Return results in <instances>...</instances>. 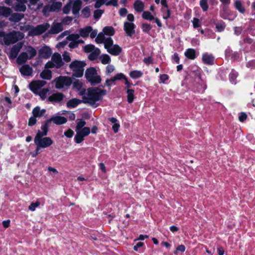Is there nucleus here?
Returning a JSON list of instances; mask_svg holds the SVG:
<instances>
[{
	"mask_svg": "<svg viewBox=\"0 0 255 255\" xmlns=\"http://www.w3.org/2000/svg\"><path fill=\"white\" fill-rule=\"evenodd\" d=\"M92 30V27L90 26H86L84 28H81L79 32V36L85 38L87 37L90 33L91 32Z\"/></svg>",
	"mask_w": 255,
	"mask_h": 255,
	"instance_id": "30",
	"label": "nucleus"
},
{
	"mask_svg": "<svg viewBox=\"0 0 255 255\" xmlns=\"http://www.w3.org/2000/svg\"><path fill=\"white\" fill-rule=\"evenodd\" d=\"M106 94V90H102L96 87L89 88L86 94L83 97V102L94 108H96L99 106L97 102L101 101L103 97Z\"/></svg>",
	"mask_w": 255,
	"mask_h": 255,
	"instance_id": "1",
	"label": "nucleus"
},
{
	"mask_svg": "<svg viewBox=\"0 0 255 255\" xmlns=\"http://www.w3.org/2000/svg\"><path fill=\"white\" fill-rule=\"evenodd\" d=\"M49 27L50 25L48 23L39 24L35 27L31 25L27 24L26 25L25 31L28 32V36H34L42 34Z\"/></svg>",
	"mask_w": 255,
	"mask_h": 255,
	"instance_id": "4",
	"label": "nucleus"
},
{
	"mask_svg": "<svg viewBox=\"0 0 255 255\" xmlns=\"http://www.w3.org/2000/svg\"><path fill=\"white\" fill-rule=\"evenodd\" d=\"M200 5L204 11H206L208 9V4L207 0H200Z\"/></svg>",
	"mask_w": 255,
	"mask_h": 255,
	"instance_id": "49",
	"label": "nucleus"
},
{
	"mask_svg": "<svg viewBox=\"0 0 255 255\" xmlns=\"http://www.w3.org/2000/svg\"><path fill=\"white\" fill-rule=\"evenodd\" d=\"M207 89L206 82L205 80L199 77L194 85L193 90L194 92L203 93Z\"/></svg>",
	"mask_w": 255,
	"mask_h": 255,
	"instance_id": "12",
	"label": "nucleus"
},
{
	"mask_svg": "<svg viewBox=\"0 0 255 255\" xmlns=\"http://www.w3.org/2000/svg\"><path fill=\"white\" fill-rule=\"evenodd\" d=\"M29 59L27 52H22L18 56L16 59V62L18 65H22L25 63Z\"/></svg>",
	"mask_w": 255,
	"mask_h": 255,
	"instance_id": "25",
	"label": "nucleus"
},
{
	"mask_svg": "<svg viewBox=\"0 0 255 255\" xmlns=\"http://www.w3.org/2000/svg\"><path fill=\"white\" fill-rule=\"evenodd\" d=\"M12 10L10 8L4 6H0V16L8 17L11 15Z\"/></svg>",
	"mask_w": 255,
	"mask_h": 255,
	"instance_id": "27",
	"label": "nucleus"
},
{
	"mask_svg": "<svg viewBox=\"0 0 255 255\" xmlns=\"http://www.w3.org/2000/svg\"><path fill=\"white\" fill-rule=\"evenodd\" d=\"M86 125V122L83 119H81L77 123L75 130H81L84 128Z\"/></svg>",
	"mask_w": 255,
	"mask_h": 255,
	"instance_id": "48",
	"label": "nucleus"
},
{
	"mask_svg": "<svg viewBox=\"0 0 255 255\" xmlns=\"http://www.w3.org/2000/svg\"><path fill=\"white\" fill-rule=\"evenodd\" d=\"M63 30V25L61 23H54L52 25L49 32L51 34H57Z\"/></svg>",
	"mask_w": 255,
	"mask_h": 255,
	"instance_id": "22",
	"label": "nucleus"
},
{
	"mask_svg": "<svg viewBox=\"0 0 255 255\" xmlns=\"http://www.w3.org/2000/svg\"><path fill=\"white\" fill-rule=\"evenodd\" d=\"M109 121L113 124L112 126V129L113 130L114 133H117L119 131V128L120 127L119 121L114 117L109 118Z\"/></svg>",
	"mask_w": 255,
	"mask_h": 255,
	"instance_id": "29",
	"label": "nucleus"
},
{
	"mask_svg": "<svg viewBox=\"0 0 255 255\" xmlns=\"http://www.w3.org/2000/svg\"><path fill=\"white\" fill-rule=\"evenodd\" d=\"M62 6L61 2H55L50 5L52 11H56L59 10Z\"/></svg>",
	"mask_w": 255,
	"mask_h": 255,
	"instance_id": "44",
	"label": "nucleus"
},
{
	"mask_svg": "<svg viewBox=\"0 0 255 255\" xmlns=\"http://www.w3.org/2000/svg\"><path fill=\"white\" fill-rule=\"evenodd\" d=\"M52 11V10L50 5H45L42 9V13L45 16H48L49 12Z\"/></svg>",
	"mask_w": 255,
	"mask_h": 255,
	"instance_id": "50",
	"label": "nucleus"
},
{
	"mask_svg": "<svg viewBox=\"0 0 255 255\" xmlns=\"http://www.w3.org/2000/svg\"><path fill=\"white\" fill-rule=\"evenodd\" d=\"M81 103L82 101L78 99L74 98L70 100L67 103V107L69 108H74Z\"/></svg>",
	"mask_w": 255,
	"mask_h": 255,
	"instance_id": "33",
	"label": "nucleus"
},
{
	"mask_svg": "<svg viewBox=\"0 0 255 255\" xmlns=\"http://www.w3.org/2000/svg\"><path fill=\"white\" fill-rule=\"evenodd\" d=\"M114 77H115V79H116V81L122 80L125 81L127 78L126 75L122 73H119L115 75Z\"/></svg>",
	"mask_w": 255,
	"mask_h": 255,
	"instance_id": "53",
	"label": "nucleus"
},
{
	"mask_svg": "<svg viewBox=\"0 0 255 255\" xmlns=\"http://www.w3.org/2000/svg\"><path fill=\"white\" fill-rule=\"evenodd\" d=\"M23 43L19 42L14 45L10 49L8 57L10 59H14L18 56V54L22 47Z\"/></svg>",
	"mask_w": 255,
	"mask_h": 255,
	"instance_id": "14",
	"label": "nucleus"
},
{
	"mask_svg": "<svg viewBox=\"0 0 255 255\" xmlns=\"http://www.w3.org/2000/svg\"><path fill=\"white\" fill-rule=\"evenodd\" d=\"M40 205V203L39 202H36L35 203H31V204L29 206L28 209L29 210L31 211H34L36 208Z\"/></svg>",
	"mask_w": 255,
	"mask_h": 255,
	"instance_id": "58",
	"label": "nucleus"
},
{
	"mask_svg": "<svg viewBox=\"0 0 255 255\" xmlns=\"http://www.w3.org/2000/svg\"><path fill=\"white\" fill-rule=\"evenodd\" d=\"M104 4H105V0H96L95 3V7L98 8Z\"/></svg>",
	"mask_w": 255,
	"mask_h": 255,
	"instance_id": "62",
	"label": "nucleus"
},
{
	"mask_svg": "<svg viewBox=\"0 0 255 255\" xmlns=\"http://www.w3.org/2000/svg\"><path fill=\"white\" fill-rule=\"evenodd\" d=\"M17 1L14 4V9L16 11L24 12L26 9L25 3L26 0H16Z\"/></svg>",
	"mask_w": 255,
	"mask_h": 255,
	"instance_id": "16",
	"label": "nucleus"
},
{
	"mask_svg": "<svg viewBox=\"0 0 255 255\" xmlns=\"http://www.w3.org/2000/svg\"><path fill=\"white\" fill-rule=\"evenodd\" d=\"M133 8L136 12H141L144 8V3L140 0H136L133 3Z\"/></svg>",
	"mask_w": 255,
	"mask_h": 255,
	"instance_id": "28",
	"label": "nucleus"
},
{
	"mask_svg": "<svg viewBox=\"0 0 255 255\" xmlns=\"http://www.w3.org/2000/svg\"><path fill=\"white\" fill-rule=\"evenodd\" d=\"M0 37L2 38L3 43L5 45H9L22 40L24 37V34L18 31H12L7 33L0 32Z\"/></svg>",
	"mask_w": 255,
	"mask_h": 255,
	"instance_id": "3",
	"label": "nucleus"
},
{
	"mask_svg": "<svg viewBox=\"0 0 255 255\" xmlns=\"http://www.w3.org/2000/svg\"><path fill=\"white\" fill-rule=\"evenodd\" d=\"M19 72L23 76H29L32 75L33 69L29 65L25 64L19 68Z\"/></svg>",
	"mask_w": 255,
	"mask_h": 255,
	"instance_id": "18",
	"label": "nucleus"
},
{
	"mask_svg": "<svg viewBox=\"0 0 255 255\" xmlns=\"http://www.w3.org/2000/svg\"><path fill=\"white\" fill-rule=\"evenodd\" d=\"M115 70V67L113 65L108 64L106 67V74L110 75Z\"/></svg>",
	"mask_w": 255,
	"mask_h": 255,
	"instance_id": "55",
	"label": "nucleus"
},
{
	"mask_svg": "<svg viewBox=\"0 0 255 255\" xmlns=\"http://www.w3.org/2000/svg\"><path fill=\"white\" fill-rule=\"evenodd\" d=\"M99 59L101 60V63L104 65L109 64L111 61L110 57L106 54L101 55L100 56Z\"/></svg>",
	"mask_w": 255,
	"mask_h": 255,
	"instance_id": "41",
	"label": "nucleus"
},
{
	"mask_svg": "<svg viewBox=\"0 0 255 255\" xmlns=\"http://www.w3.org/2000/svg\"><path fill=\"white\" fill-rule=\"evenodd\" d=\"M9 20L10 21L14 22H17L20 21L24 17V14L22 13H14L9 16Z\"/></svg>",
	"mask_w": 255,
	"mask_h": 255,
	"instance_id": "32",
	"label": "nucleus"
},
{
	"mask_svg": "<svg viewBox=\"0 0 255 255\" xmlns=\"http://www.w3.org/2000/svg\"><path fill=\"white\" fill-rule=\"evenodd\" d=\"M225 24L223 22L218 23L216 24V28L218 32L223 31L225 28Z\"/></svg>",
	"mask_w": 255,
	"mask_h": 255,
	"instance_id": "57",
	"label": "nucleus"
},
{
	"mask_svg": "<svg viewBox=\"0 0 255 255\" xmlns=\"http://www.w3.org/2000/svg\"><path fill=\"white\" fill-rule=\"evenodd\" d=\"M151 28L152 26L149 24L143 23L142 25V30L144 32L148 33Z\"/></svg>",
	"mask_w": 255,
	"mask_h": 255,
	"instance_id": "52",
	"label": "nucleus"
},
{
	"mask_svg": "<svg viewBox=\"0 0 255 255\" xmlns=\"http://www.w3.org/2000/svg\"><path fill=\"white\" fill-rule=\"evenodd\" d=\"M240 57V55L238 52H233L230 58L233 60H238Z\"/></svg>",
	"mask_w": 255,
	"mask_h": 255,
	"instance_id": "64",
	"label": "nucleus"
},
{
	"mask_svg": "<svg viewBox=\"0 0 255 255\" xmlns=\"http://www.w3.org/2000/svg\"><path fill=\"white\" fill-rule=\"evenodd\" d=\"M25 50L26 51L25 52L28 53V56L29 59H32L37 54L36 50L31 46H26L25 47Z\"/></svg>",
	"mask_w": 255,
	"mask_h": 255,
	"instance_id": "31",
	"label": "nucleus"
},
{
	"mask_svg": "<svg viewBox=\"0 0 255 255\" xmlns=\"http://www.w3.org/2000/svg\"><path fill=\"white\" fill-rule=\"evenodd\" d=\"M202 61L203 62L207 65H213L214 64L215 58L211 54L208 53H204L202 55Z\"/></svg>",
	"mask_w": 255,
	"mask_h": 255,
	"instance_id": "23",
	"label": "nucleus"
},
{
	"mask_svg": "<svg viewBox=\"0 0 255 255\" xmlns=\"http://www.w3.org/2000/svg\"><path fill=\"white\" fill-rule=\"evenodd\" d=\"M46 84V82L43 80H38L33 81L29 85V89L35 94H38L41 88Z\"/></svg>",
	"mask_w": 255,
	"mask_h": 255,
	"instance_id": "13",
	"label": "nucleus"
},
{
	"mask_svg": "<svg viewBox=\"0 0 255 255\" xmlns=\"http://www.w3.org/2000/svg\"><path fill=\"white\" fill-rule=\"evenodd\" d=\"M84 61H74L70 65V68L74 72L73 75L76 77H81L83 75L84 68L86 66Z\"/></svg>",
	"mask_w": 255,
	"mask_h": 255,
	"instance_id": "5",
	"label": "nucleus"
},
{
	"mask_svg": "<svg viewBox=\"0 0 255 255\" xmlns=\"http://www.w3.org/2000/svg\"><path fill=\"white\" fill-rule=\"evenodd\" d=\"M71 9V5L70 4H67L64 6L63 9V12L65 14L69 13Z\"/></svg>",
	"mask_w": 255,
	"mask_h": 255,
	"instance_id": "63",
	"label": "nucleus"
},
{
	"mask_svg": "<svg viewBox=\"0 0 255 255\" xmlns=\"http://www.w3.org/2000/svg\"><path fill=\"white\" fill-rule=\"evenodd\" d=\"M234 6L236 9H237L240 12L242 13H244L245 12V8L240 0H235L234 2Z\"/></svg>",
	"mask_w": 255,
	"mask_h": 255,
	"instance_id": "40",
	"label": "nucleus"
},
{
	"mask_svg": "<svg viewBox=\"0 0 255 255\" xmlns=\"http://www.w3.org/2000/svg\"><path fill=\"white\" fill-rule=\"evenodd\" d=\"M143 62L147 65H149L153 63V59L151 57L149 56L147 57H144L143 59Z\"/></svg>",
	"mask_w": 255,
	"mask_h": 255,
	"instance_id": "61",
	"label": "nucleus"
},
{
	"mask_svg": "<svg viewBox=\"0 0 255 255\" xmlns=\"http://www.w3.org/2000/svg\"><path fill=\"white\" fill-rule=\"evenodd\" d=\"M103 12H104V11L101 9H97V10H95L94 12V18L96 20L99 19L102 16Z\"/></svg>",
	"mask_w": 255,
	"mask_h": 255,
	"instance_id": "51",
	"label": "nucleus"
},
{
	"mask_svg": "<svg viewBox=\"0 0 255 255\" xmlns=\"http://www.w3.org/2000/svg\"><path fill=\"white\" fill-rule=\"evenodd\" d=\"M32 115H33L36 118H41L46 113V110L41 109L38 106L35 107L32 110Z\"/></svg>",
	"mask_w": 255,
	"mask_h": 255,
	"instance_id": "26",
	"label": "nucleus"
},
{
	"mask_svg": "<svg viewBox=\"0 0 255 255\" xmlns=\"http://www.w3.org/2000/svg\"><path fill=\"white\" fill-rule=\"evenodd\" d=\"M63 65L61 55L58 53H54L52 56L50 61L45 64L46 68H52L54 67L59 68Z\"/></svg>",
	"mask_w": 255,
	"mask_h": 255,
	"instance_id": "7",
	"label": "nucleus"
},
{
	"mask_svg": "<svg viewBox=\"0 0 255 255\" xmlns=\"http://www.w3.org/2000/svg\"><path fill=\"white\" fill-rule=\"evenodd\" d=\"M76 134L74 137V141L76 143H80L84 140V137L90 133V128L88 127H84L81 130H75Z\"/></svg>",
	"mask_w": 255,
	"mask_h": 255,
	"instance_id": "11",
	"label": "nucleus"
},
{
	"mask_svg": "<svg viewBox=\"0 0 255 255\" xmlns=\"http://www.w3.org/2000/svg\"><path fill=\"white\" fill-rule=\"evenodd\" d=\"M238 76V72L233 69L229 74V80L232 84L235 85L237 84L236 78Z\"/></svg>",
	"mask_w": 255,
	"mask_h": 255,
	"instance_id": "39",
	"label": "nucleus"
},
{
	"mask_svg": "<svg viewBox=\"0 0 255 255\" xmlns=\"http://www.w3.org/2000/svg\"><path fill=\"white\" fill-rule=\"evenodd\" d=\"M39 133L36 134L34 137V141L35 144H38L42 148L49 147L53 144L52 139L49 137H44V136L39 135Z\"/></svg>",
	"mask_w": 255,
	"mask_h": 255,
	"instance_id": "8",
	"label": "nucleus"
},
{
	"mask_svg": "<svg viewBox=\"0 0 255 255\" xmlns=\"http://www.w3.org/2000/svg\"><path fill=\"white\" fill-rule=\"evenodd\" d=\"M55 87L58 89L66 88L72 84L70 78L66 76H60L55 80Z\"/></svg>",
	"mask_w": 255,
	"mask_h": 255,
	"instance_id": "9",
	"label": "nucleus"
},
{
	"mask_svg": "<svg viewBox=\"0 0 255 255\" xmlns=\"http://www.w3.org/2000/svg\"><path fill=\"white\" fill-rule=\"evenodd\" d=\"M36 118L33 115V116L29 119L28 126L31 127L34 126L36 124Z\"/></svg>",
	"mask_w": 255,
	"mask_h": 255,
	"instance_id": "59",
	"label": "nucleus"
},
{
	"mask_svg": "<svg viewBox=\"0 0 255 255\" xmlns=\"http://www.w3.org/2000/svg\"><path fill=\"white\" fill-rule=\"evenodd\" d=\"M115 29L112 26H106L103 28V32H102L105 37L106 35L108 36V37H110L113 36L115 34Z\"/></svg>",
	"mask_w": 255,
	"mask_h": 255,
	"instance_id": "34",
	"label": "nucleus"
},
{
	"mask_svg": "<svg viewBox=\"0 0 255 255\" xmlns=\"http://www.w3.org/2000/svg\"><path fill=\"white\" fill-rule=\"evenodd\" d=\"M135 24L133 22L126 21L124 23V29L127 35L131 36L135 33Z\"/></svg>",
	"mask_w": 255,
	"mask_h": 255,
	"instance_id": "15",
	"label": "nucleus"
},
{
	"mask_svg": "<svg viewBox=\"0 0 255 255\" xmlns=\"http://www.w3.org/2000/svg\"><path fill=\"white\" fill-rule=\"evenodd\" d=\"M193 26L194 28H197L200 26V22L199 19L197 18H194L192 20Z\"/></svg>",
	"mask_w": 255,
	"mask_h": 255,
	"instance_id": "60",
	"label": "nucleus"
},
{
	"mask_svg": "<svg viewBox=\"0 0 255 255\" xmlns=\"http://www.w3.org/2000/svg\"><path fill=\"white\" fill-rule=\"evenodd\" d=\"M45 69L40 73L41 77L45 80H50L52 77L51 72L45 67Z\"/></svg>",
	"mask_w": 255,
	"mask_h": 255,
	"instance_id": "37",
	"label": "nucleus"
},
{
	"mask_svg": "<svg viewBox=\"0 0 255 255\" xmlns=\"http://www.w3.org/2000/svg\"><path fill=\"white\" fill-rule=\"evenodd\" d=\"M50 124L51 123L50 122V120L48 119L46 120L43 123H42L41 125V130H38L36 134H38L39 133V135H47L48 131V128Z\"/></svg>",
	"mask_w": 255,
	"mask_h": 255,
	"instance_id": "19",
	"label": "nucleus"
},
{
	"mask_svg": "<svg viewBox=\"0 0 255 255\" xmlns=\"http://www.w3.org/2000/svg\"><path fill=\"white\" fill-rule=\"evenodd\" d=\"M127 101L128 103H131L133 102L134 99V90H127Z\"/></svg>",
	"mask_w": 255,
	"mask_h": 255,
	"instance_id": "42",
	"label": "nucleus"
},
{
	"mask_svg": "<svg viewBox=\"0 0 255 255\" xmlns=\"http://www.w3.org/2000/svg\"><path fill=\"white\" fill-rule=\"evenodd\" d=\"M48 120H50V123H51V122H52L57 125H61L64 124L67 121V120L65 117L60 116H52L51 118L49 119Z\"/></svg>",
	"mask_w": 255,
	"mask_h": 255,
	"instance_id": "17",
	"label": "nucleus"
},
{
	"mask_svg": "<svg viewBox=\"0 0 255 255\" xmlns=\"http://www.w3.org/2000/svg\"><path fill=\"white\" fill-rule=\"evenodd\" d=\"M116 80L115 79V77H113L110 79H107L106 80L105 85L106 86L109 87V89H111V87L112 85H115L116 84Z\"/></svg>",
	"mask_w": 255,
	"mask_h": 255,
	"instance_id": "46",
	"label": "nucleus"
},
{
	"mask_svg": "<svg viewBox=\"0 0 255 255\" xmlns=\"http://www.w3.org/2000/svg\"><path fill=\"white\" fill-rule=\"evenodd\" d=\"M94 45L88 44L84 46V50L86 53H91L93 49H94Z\"/></svg>",
	"mask_w": 255,
	"mask_h": 255,
	"instance_id": "56",
	"label": "nucleus"
},
{
	"mask_svg": "<svg viewBox=\"0 0 255 255\" xmlns=\"http://www.w3.org/2000/svg\"><path fill=\"white\" fill-rule=\"evenodd\" d=\"M143 72L140 70H132L129 73L130 77L133 79H138L142 77Z\"/></svg>",
	"mask_w": 255,
	"mask_h": 255,
	"instance_id": "35",
	"label": "nucleus"
},
{
	"mask_svg": "<svg viewBox=\"0 0 255 255\" xmlns=\"http://www.w3.org/2000/svg\"><path fill=\"white\" fill-rule=\"evenodd\" d=\"M185 56L188 59L193 60L196 58V52L193 49L189 48L184 53Z\"/></svg>",
	"mask_w": 255,
	"mask_h": 255,
	"instance_id": "38",
	"label": "nucleus"
},
{
	"mask_svg": "<svg viewBox=\"0 0 255 255\" xmlns=\"http://www.w3.org/2000/svg\"><path fill=\"white\" fill-rule=\"evenodd\" d=\"M142 17L147 20L151 21L154 19V16L148 11H144L142 14Z\"/></svg>",
	"mask_w": 255,
	"mask_h": 255,
	"instance_id": "43",
	"label": "nucleus"
},
{
	"mask_svg": "<svg viewBox=\"0 0 255 255\" xmlns=\"http://www.w3.org/2000/svg\"><path fill=\"white\" fill-rule=\"evenodd\" d=\"M97 43H104L107 52L112 55L118 56L122 52V48L117 44H114L110 37H105L102 33H99L95 39Z\"/></svg>",
	"mask_w": 255,
	"mask_h": 255,
	"instance_id": "2",
	"label": "nucleus"
},
{
	"mask_svg": "<svg viewBox=\"0 0 255 255\" xmlns=\"http://www.w3.org/2000/svg\"><path fill=\"white\" fill-rule=\"evenodd\" d=\"M82 15L84 18H88L91 15V11L89 7L86 6L84 7L82 11Z\"/></svg>",
	"mask_w": 255,
	"mask_h": 255,
	"instance_id": "45",
	"label": "nucleus"
},
{
	"mask_svg": "<svg viewBox=\"0 0 255 255\" xmlns=\"http://www.w3.org/2000/svg\"><path fill=\"white\" fill-rule=\"evenodd\" d=\"M85 77L92 85L99 84L101 82V77L98 75L97 70L93 67L86 70Z\"/></svg>",
	"mask_w": 255,
	"mask_h": 255,
	"instance_id": "6",
	"label": "nucleus"
},
{
	"mask_svg": "<svg viewBox=\"0 0 255 255\" xmlns=\"http://www.w3.org/2000/svg\"><path fill=\"white\" fill-rule=\"evenodd\" d=\"M52 54L51 49L48 46H44L41 48L39 51V56L43 58H48Z\"/></svg>",
	"mask_w": 255,
	"mask_h": 255,
	"instance_id": "20",
	"label": "nucleus"
},
{
	"mask_svg": "<svg viewBox=\"0 0 255 255\" xmlns=\"http://www.w3.org/2000/svg\"><path fill=\"white\" fill-rule=\"evenodd\" d=\"M118 0H105L106 5H112L117 6L118 5Z\"/></svg>",
	"mask_w": 255,
	"mask_h": 255,
	"instance_id": "54",
	"label": "nucleus"
},
{
	"mask_svg": "<svg viewBox=\"0 0 255 255\" xmlns=\"http://www.w3.org/2000/svg\"><path fill=\"white\" fill-rule=\"evenodd\" d=\"M230 13L231 12L228 9L224 10L220 12V16L224 19L233 20L236 17V15L233 13L231 14Z\"/></svg>",
	"mask_w": 255,
	"mask_h": 255,
	"instance_id": "24",
	"label": "nucleus"
},
{
	"mask_svg": "<svg viewBox=\"0 0 255 255\" xmlns=\"http://www.w3.org/2000/svg\"><path fill=\"white\" fill-rule=\"evenodd\" d=\"M79 38V34L72 33L69 34L66 38L68 40L71 41L69 43V47L70 48L73 49L77 47L79 44L84 43V40L80 39Z\"/></svg>",
	"mask_w": 255,
	"mask_h": 255,
	"instance_id": "10",
	"label": "nucleus"
},
{
	"mask_svg": "<svg viewBox=\"0 0 255 255\" xmlns=\"http://www.w3.org/2000/svg\"><path fill=\"white\" fill-rule=\"evenodd\" d=\"M81 6V1L80 0H75L72 3V11L74 14H76L79 12Z\"/></svg>",
	"mask_w": 255,
	"mask_h": 255,
	"instance_id": "36",
	"label": "nucleus"
},
{
	"mask_svg": "<svg viewBox=\"0 0 255 255\" xmlns=\"http://www.w3.org/2000/svg\"><path fill=\"white\" fill-rule=\"evenodd\" d=\"M49 90L46 88H43L41 90H40L37 95H38L40 98L42 99V100H44L47 96V94Z\"/></svg>",
	"mask_w": 255,
	"mask_h": 255,
	"instance_id": "47",
	"label": "nucleus"
},
{
	"mask_svg": "<svg viewBox=\"0 0 255 255\" xmlns=\"http://www.w3.org/2000/svg\"><path fill=\"white\" fill-rule=\"evenodd\" d=\"M64 95L62 93L53 94L48 97V101L53 103H59L63 100Z\"/></svg>",
	"mask_w": 255,
	"mask_h": 255,
	"instance_id": "21",
	"label": "nucleus"
}]
</instances>
